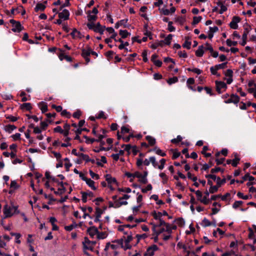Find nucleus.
<instances>
[{
	"label": "nucleus",
	"instance_id": "nucleus-7",
	"mask_svg": "<svg viewBox=\"0 0 256 256\" xmlns=\"http://www.w3.org/2000/svg\"><path fill=\"white\" fill-rule=\"evenodd\" d=\"M10 22L12 24V30L13 32H19L23 29V27L22 26L20 22H16L14 20H10Z\"/></svg>",
	"mask_w": 256,
	"mask_h": 256
},
{
	"label": "nucleus",
	"instance_id": "nucleus-20",
	"mask_svg": "<svg viewBox=\"0 0 256 256\" xmlns=\"http://www.w3.org/2000/svg\"><path fill=\"white\" fill-rule=\"evenodd\" d=\"M98 232V228L95 226H92L88 229V232L92 238L97 236Z\"/></svg>",
	"mask_w": 256,
	"mask_h": 256
},
{
	"label": "nucleus",
	"instance_id": "nucleus-4",
	"mask_svg": "<svg viewBox=\"0 0 256 256\" xmlns=\"http://www.w3.org/2000/svg\"><path fill=\"white\" fill-rule=\"evenodd\" d=\"M86 26L89 29L93 30L94 32H98L100 34H104L105 27L102 26L99 22H88Z\"/></svg>",
	"mask_w": 256,
	"mask_h": 256
},
{
	"label": "nucleus",
	"instance_id": "nucleus-53",
	"mask_svg": "<svg viewBox=\"0 0 256 256\" xmlns=\"http://www.w3.org/2000/svg\"><path fill=\"white\" fill-rule=\"evenodd\" d=\"M91 54V50H84L82 52V56L84 58L88 57Z\"/></svg>",
	"mask_w": 256,
	"mask_h": 256
},
{
	"label": "nucleus",
	"instance_id": "nucleus-16",
	"mask_svg": "<svg viewBox=\"0 0 256 256\" xmlns=\"http://www.w3.org/2000/svg\"><path fill=\"white\" fill-rule=\"evenodd\" d=\"M158 250V247L155 244H153L151 246L148 248L146 254L148 256H152L154 254V252Z\"/></svg>",
	"mask_w": 256,
	"mask_h": 256
},
{
	"label": "nucleus",
	"instance_id": "nucleus-25",
	"mask_svg": "<svg viewBox=\"0 0 256 256\" xmlns=\"http://www.w3.org/2000/svg\"><path fill=\"white\" fill-rule=\"evenodd\" d=\"M204 46H199L198 50L196 51V55L197 56L201 57L204 53Z\"/></svg>",
	"mask_w": 256,
	"mask_h": 256
},
{
	"label": "nucleus",
	"instance_id": "nucleus-5",
	"mask_svg": "<svg viewBox=\"0 0 256 256\" xmlns=\"http://www.w3.org/2000/svg\"><path fill=\"white\" fill-rule=\"evenodd\" d=\"M98 10L96 8H94L92 10H88L87 12V18L90 22H94L97 18V14Z\"/></svg>",
	"mask_w": 256,
	"mask_h": 256
},
{
	"label": "nucleus",
	"instance_id": "nucleus-24",
	"mask_svg": "<svg viewBox=\"0 0 256 256\" xmlns=\"http://www.w3.org/2000/svg\"><path fill=\"white\" fill-rule=\"evenodd\" d=\"M172 37L173 35L170 34L166 37L164 40H162V42H164V46H169L170 44Z\"/></svg>",
	"mask_w": 256,
	"mask_h": 256
},
{
	"label": "nucleus",
	"instance_id": "nucleus-42",
	"mask_svg": "<svg viewBox=\"0 0 256 256\" xmlns=\"http://www.w3.org/2000/svg\"><path fill=\"white\" fill-rule=\"evenodd\" d=\"M159 176L162 178L163 184L166 183L168 180V178L164 172L160 173Z\"/></svg>",
	"mask_w": 256,
	"mask_h": 256
},
{
	"label": "nucleus",
	"instance_id": "nucleus-48",
	"mask_svg": "<svg viewBox=\"0 0 256 256\" xmlns=\"http://www.w3.org/2000/svg\"><path fill=\"white\" fill-rule=\"evenodd\" d=\"M243 204V202L241 200L236 201L232 204V208H237Z\"/></svg>",
	"mask_w": 256,
	"mask_h": 256
},
{
	"label": "nucleus",
	"instance_id": "nucleus-51",
	"mask_svg": "<svg viewBox=\"0 0 256 256\" xmlns=\"http://www.w3.org/2000/svg\"><path fill=\"white\" fill-rule=\"evenodd\" d=\"M226 44L228 46H236L238 44L237 42H235V41H232L230 39H228L226 40Z\"/></svg>",
	"mask_w": 256,
	"mask_h": 256
},
{
	"label": "nucleus",
	"instance_id": "nucleus-60",
	"mask_svg": "<svg viewBox=\"0 0 256 256\" xmlns=\"http://www.w3.org/2000/svg\"><path fill=\"white\" fill-rule=\"evenodd\" d=\"M182 140V137L180 136H178L176 138L172 140V142L174 144L178 143Z\"/></svg>",
	"mask_w": 256,
	"mask_h": 256
},
{
	"label": "nucleus",
	"instance_id": "nucleus-44",
	"mask_svg": "<svg viewBox=\"0 0 256 256\" xmlns=\"http://www.w3.org/2000/svg\"><path fill=\"white\" fill-rule=\"evenodd\" d=\"M248 92L250 94H252L256 98V85H254V87L250 88L248 89Z\"/></svg>",
	"mask_w": 256,
	"mask_h": 256
},
{
	"label": "nucleus",
	"instance_id": "nucleus-28",
	"mask_svg": "<svg viewBox=\"0 0 256 256\" xmlns=\"http://www.w3.org/2000/svg\"><path fill=\"white\" fill-rule=\"evenodd\" d=\"M152 150L156 152V154L160 155L162 156H166L165 152H162V150L158 147L154 148Z\"/></svg>",
	"mask_w": 256,
	"mask_h": 256
},
{
	"label": "nucleus",
	"instance_id": "nucleus-61",
	"mask_svg": "<svg viewBox=\"0 0 256 256\" xmlns=\"http://www.w3.org/2000/svg\"><path fill=\"white\" fill-rule=\"evenodd\" d=\"M126 176L128 178H130V182H132L134 180V178H135V176H134V173H130V172H126Z\"/></svg>",
	"mask_w": 256,
	"mask_h": 256
},
{
	"label": "nucleus",
	"instance_id": "nucleus-23",
	"mask_svg": "<svg viewBox=\"0 0 256 256\" xmlns=\"http://www.w3.org/2000/svg\"><path fill=\"white\" fill-rule=\"evenodd\" d=\"M85 182L86 184L92 190H96L97 189V187L95 186V182L94 181L92 180L90 178H88Z\"/></svg>",
	"mask_w": 256,
	"mask_h": 256
},
{
	"label": "nucleus",
	"instance_id": "nucleus-3",
	"mask_svg": "<svg viewBox=\"0 0 256 256\" xmlns=\"http://www.w3.org/2000/svg\"><path fill=\"white\" fill-rule=\"evenodd\" d=\"M151 224L152 226V231L154 234H164V232H172V229L170 224L160 227L159 228H157V226H155V224L151 223Z\"/></svg>",
	"mask_w": 256,
	"mask_h": 256
},
{
	"label": "nucleus",
	"instance_id": "nucleus-14",
	"mask_svg": "<svg viewBox=\"0 0 256 256\" xmlns=\"http://www.w3.org/2000/svg\"><path fill=\"white\" fill-rule=\"evenodd\" d=\"M240 18L238 16H234L230 24V27L234 30L238 28V24L240 22Z\"/></svg>",
	"mask_w": 256,
	"mask_h": 256
},
{
	"label": "nucleus",
	"instance_id": "nucleus-17",
	"mask_svg": "<svg viewBox=\"0 0 256 256\" xmlns=\"http://www.w3.org/2000/svg\"><path fill=\"white\" fill-rule=\"evenodd\" d=\"M106 180L108 182V184H115L116 186H118V182H117L116 179L112 177L110 174H106L105 176Z\"/></svg>",
	"mask_w": 256,
	"mask_h": 256
},
{
	"label": "nucleus",
	"instance_id": "nucleus-33",
	"mask_svg": "<svg viewBox=\"0 0 256 256\" xmlns=\"http://www.w3.org/2000/svg\"><path fill=\"white\" fill-rule=\"evenodd\" d=\"M249 230L250 233L248 234V238L252 240L253 243H255L256 242V238H255L254 232L251 228H250Z\"/></svg>",
	"mask_w": 256,
	"mask_h": 256
},
{
	"label": "nucleus",
	"instance_id": "nucleus-40",
	"mask_svg": "<svg viewBox=\"0 0 256 256\" xmlns=\"http://www.w3.org/2000/svg\"><path fill=\"white\" fill-rule=\"evenodd\" d=\"M21 108L27 110H29L32 108L31 104L30 103H24L21 105Z\"/></svg>",
	"mask_w": 256,
	"mask_h": 256
},
{
	"label": "nucleus",
	"instance_id": "nucleus-54",
	"mask_svg": "<svg viewBox=\"0 0 256 256\" xmlns=\"http://www.w3.org/2000/svg\"><path fill=\"white\" fill-rule=\"evenodd\" d=\"M152 186L150 184H148L145 188L142 189V192L143 193H146L148 191L152 190Z\"/></svg>",
	"mask_w": 256,
	"mask_h": 256
},
{
	"label": "nucleus",
	"instance_id": "nucleus-56",
	"mask_svg": "<svg viewBox=\"0 0 256 256\" xmlns=\"http://www.w3.org/2000/svg\"><path fill=\"white\" fill-rule=\"evenodd\" d=\"M227 62H224L220 64H216V67L217 69L220 70V69H224L226 68V66Z\"/></svg>",
	"mask_w": 256,
	"mask_h": 256
},
{
	"label": "nucleus",
	"instance_id": "nucleus-64",
	"mask_svg": "<svg viewBox=\"0 0 256 256\" xmlns=\"http://www.w3.org/2000/svg\"><path fill=\"white\" fill-rule=\"evenodd\" d=\"M118 200H119V202H118L119 206H126L128 204V202L126 200H120V198H119Z\"/></svg>",
	"mask_w": 256,
	"mask_h": 256
},
{
	"label": "nucleus",
	"instance_id": "nucleus-57",
	"mask_svg": "<svg viewBox=\"0 0 256 256\" xmlns=\"http://www.w3.org/2000/svg\"><path fill=\"white\" fill-rule=\"evenodd\" d=\"M218 70L217 69V68L216 66H212L210 68V71L212 74H213V75L217 74V71Z\"/></svg>",
	"mask_w": 256,
	"mask_h": 256
},
{
	"label": "nucleus",
	"instance_id": "nucleus-29",
	"mask_svg": "<svg viewBox=\"0 0 256 256\" xmlns=\"http://www.w3.org/2000/svg\"><path fill=\"white\" fill-rule=\"evenodd\" d=\"M16 127L14 125L9 124L6 126L5 130L8 133H11L13 130H16Z\"/></svg>",
	"mask_w": 256,
	"mask_h": 256
},
{
	"label": "nucleus",
	"instance_id": "nucleus-41",
	"mask_svg": "<svg viewBox=\"0 0 256 256\" xmlns=\"http://www.w3.org/2000/svg\"><path fill=\"white\" fill-rule=\"evenodd\" d=\"M219 188L218 186H212L210 188L209 192L211 194L215 193L218 190Z\"/></svg>",
	"mask_w": 256,
	"mask_h": 256
},
{
	"label": "nucleus",
	"instance_id": "nucleus-45",
	"mask_svg": "<svg viewBox=\"0 0 256 256\" xmlns=\"http://www.w3.org/2000/svg\"><path fill=\"white\" fill-rule=\"evenodd\" d=\"M79 157H80L82 159L86 160L87 162L90 161V158L88 156L82 153H80Z\"/></svg>",
	"mask_w": 256,
	"mask_h": 256
},
{
	"label": "nucleus",
	"instance_id": "nucleus-43",
	"mask_svg": "<svg viewBox=\"0 0 256 256\" xmlns=\"http://www.w3.org/2000/svg\"><path fill=\"white\" fill-rule=\"evenodd\" d=\"M169 224L168 223H166L163 220L160 219L159 220V222L158 224H155L156 226H157V228H159L160 227L164 226H165Z\"/></svg>",
	"mask_w": 256,
	"mask_h": 256
},
{
	"label": "nucleus",
	"instance_id": "nucleus-13",
	"mask_svg": "<svg viewBox=\"0 0 256 256\" xmlns=\"http://www.w3.org/2000/svg\"><path fill=\"white\" fill-rule=\"evenodd\" d=\"M216 90L218 93H221V90L222 89H226L227 88L226 84L222 81H216Z\"/></svg>",
	"mask_w": 256,
	"mask_h": 256
},
{
	"label": "nucleus",
	"instance_id": "nucleus-18",
	"mask_svg": "<svg viewBox=\"0 0 256 256\" xmlns=\"http://www.w3.org/2000/svg\"><path fill=\"white\" fill-rule=\"evenodd\" d=\"M120 246V245L117 242L116 240L113 244L108 243L106 246L105 250H117Z\"/></svg>",
	"mask_w": 256,
	"mask_h": 256
},
{
	"label": "nucleus",
	"instance_id": "nucleus-2",
	"mask_svg": "<svg viewBox=\"0 0 256 256\" xmlns=\"http://www.w3.org/2000/svg\"><path fill=\"white\" fill-rule=\"evenodd\" d=\"M132 237L130 234H127L123 236L120 239L117 240V242L120 245V246L124 250H128L131 248L130 242L132 240Z\"/></svg>",
	"mask_w": 256,
	"mask_h": 256
},
{
	"label": "nucleus",
	"instance_id": "nucleus-50",
	"mask_svg": "<svg viewBox=\"0 0 256 256\" xmlns=\"http://www.w3.org/2000/svg\"><path fill=\"white\" fill-rule=\"evenodd\" d=\"M178 81V78L176 77H173V78H169L167 80V82L169 84H172Z\"/></svg>",
	"mask_w": 256,
	"mask_h": 256
},
{
	"label": "nucleus",
	"instance_id": "nucleus-15",
	"mask_svg": "<svg viewBox=\"0 0 256 256\" xmlns=\"http://www.w3.org/2000/svg\"><path fill=\"white\" fill-rule=\"evenodd\" d=\"M240 101V98L236 94H232L230 98L225 101L226 104L234 103L237 104Z\"/></svg>",
	"mask_w": 256,
	"mask_h": 256
},
{
	"label": "nucleus",
	"instance_id": "nucleus-49",
	"mask_svg": "<svg viewBox=\"0 0 256 256\" xmlns=\"http://www.w3.org/2000/svg\"><path fill=\"white\" fill-rule=\"evenodd\" d=\"M142 204H140L138 206H135L132 208V212L134 215L137 214Z\"/></svg>",
	"mask_w": 256,
	"mask_h": 256
},
{
	"label": "nucleus",
	"instance_id": "nucleus-31",
	"mask_svg": "<svg viewBox=\"0 0 256 256\" xmlns=\"http://www.w3.org/2000/svg\"><path fill=\"white\" fill-rule=\"evenodd\" d=\"M120 35L122 36V38H127L128 36H130V34L126 30H120Z\"/></svg>",
	"mask_w": 256,
	"mask_h": 256
},
{
	"label": "nucleus",
	"instance_id": "nucleus-22",
	"mask_svg": "<svg viewBox=\"0 0 256 256\" xmlns=\"http://www.w3.org/2000/svg\"><path fill=\"white\" fill-rule=\"evenodd\" d=\"M58 186L59 187L58 190L54 191V193L56 194H62L65 192L66 188H64L62 182H59Z\"/></svg>",
	"mask_w": 256,
	"mask_h": 256
},
{
	"label": "nucleus",
	"instance_id": "nucleus-35",
	"mask_svg": "<svg viewBox=\"0 0 256 256\" xmlns=\"http://www.w3.org/2000/svg\"><path fill=\"white\" fill-rule=\"evenodd\" d=\"M107 236V234L106 232H99L98 231L96 238L98 239H104Z\"/></svg>",
	"mask_w": 256,
	"mask_h": 256
},
{
	"label": "nucleus",
	"instance_id": "nucleus-59",
	"mask_svg": "<svg viewBox=\"0 0 256 256\" xmlns=\"http://www.w3.org/2000/svg\"><path fill=\"white\" fill-rule=\"evenodd\" d=\"M11 138H12L14 140H20V134L19 133H16L12 135Z\"/></svg>",
	"mask_w": 256,
	"mask_h": 256
},
{
	"label": "nucleus",
	"instance_id": "nucleus-47",
	"mask_svg": "<svg viewBox=\"0 0 256 256\" xmlns=\"http://www.w3.org/2000/svg\"><path fill=\"white\" fill-rule=\"evenodd\" d=\"M89 173L92 177V178L94 180H98L100 178V176L98 174H95L94 172H93L92 170H89Z\"/></svg>",
	"mask_w": 256,
	"mask_h": 256
},
{
	"label": "nucleus",
	"instance_id": "nucleus-1",
	"mask_svg": "<svg viewBox=\"0 0 256 256\" xmlns=\"http://www.w3.org/2000/svg\"><path fill=\"white\" fill-rule=\"evenodd\" d=\"M3 212L4 214V218H10L15 214L20 213L18 210V206L12 204L11 206L6 204L3 208Z\"/></svg>",
	"mask_w": 256,
	"mask_h": 256
},
{
	"label": "nucleus",
	"instance_id": "nucleus-9",
	"mask_svg": "<svg viewBox=\"0 0 256 256\" xmlns=\"http://www.w3.org/2000/svg\"><path fill=\"white\" fill-rule=\"evenodd\" d=\"M82 196V200L84 202H86L88 199L90 200L94 197V194L92 192L88 190L86 192H81Z\"/></svg>",
	"mask_w": 256,
	"mask_h": 256
},
{
	"label": "nucleus",
	"instance_id": "nucleus-11",
	"mask_svg": "<svg viewBox=\"0 0 256 256\" xmlns=\"http://www.w3.org/2000/svg\"><path fill=\"white\" fill-rule=\"evenodd\" d=\"M134 176H135V178H138V181L142 184H146L148 182V180L147 178H146V176H144L139 172H134Z\"/></svg>",
	"mask_w": 256,
	"mask_h": 256
},
{
	"label": "nucleus",
	"instance_id": "nucleus-36",
	"mask_svg": "<svg viewBox=\"0 0 256 256\" xmlns=\"http://www.w3.org/2000/svg\"><path fill=\"white\" fill-rule=\"evenodd\" d=\"M152 216H154V218L156 220H160L162 216V213L160 212H154L152 213Z\"/></svg>",
	"mask_w": 256,
	"mask_h": 256
},
{
	"label": "nucleus",
	"instance_id": "nucleus-46",
	"mask_svg": "<svg viewBox=\"0 0 256 256\" xmlns=\"http://www.w3.org/2000/svg\"><path fill=\"white\" fill-rule=\"evenodd\" d=\"M40 108L42 112H43V113L45 112L48 110L47 106L43 102H41L40 104Z\"/></svg>",
	"mask_w": 256,
	"mask_h": 256
},
{
	"label": "nucleus",
	"instance_id": "nucleus-58",
	"mask_svg": "<svg viewBox=\"0 0 256 256\" xmlns=\"http://www.w3.org/2000/svg\"><path fill=\"white\" fill-rule=\"evenodd\" d=\"M230 194L228 192H227L224 195L221 196L220 198L222 200L224 201V200H227L228 198H230Z\"/></svg>",
	"mask_w": 256,
	"mask_h": 256
},
{
	"label": "nucleus",
	"instance_id": "nucleus-34",
	"mask_svg": "<svg viewBox=\"0 0 256 256\" xmlns=\"http://www.w3.org/2000/svg\"><path fill=\"white\" fill-rule=\"evenodd\" d=\"M119 192H122L126 194H128L132 192V190L130 188H118V189Z\"/></svg>",
	"mask_w": 256,
	"mask_h": 256
},
{
	"label": "nucleus",
	"instance_id": "nucleus-55",
	"mask_svg": "<svg viewBox=\"0 0 256 256\" xmlns=\"http://www.w3.org/2000/svg\"><path fill=\"white\" fill-rule=\"evenodd\" d=\"M202 17L200 16H194V17L192 22L194 24H198L199 22H200V20H202Z\"/></svg>",
	"mask_w": 256,
	"mask_h": 256
},
{
	"label": "nucleus",
	"instance_id": "nucleus-39",
	"mask_svg": "<svg viewBox=\"0 0 256 256\" xmlns=\"http://www.w3.org/2000/svg\"><path fill=\"white\" fill-rule=\"evenodd\" d=\"M203 46H204V50H209L210 52H213V50H214L213 48L210 44L206 43Z\"/></svg>",
	"mask_w": 256,
	"mask_h": 256
},
{
	"label": "nucleus",
	"instance_id": "nucleus-32",
	"mask_svg": "<svg viewBox=\"0 0 256 256\" xmlns=\"http://www.w3.org/2000/svg\"><path fill=\"white\" fill-rule=\"evenodd\" d=\"M146 140L148 141L150 146H153L156 143V140L150 136H146Z\"/></svg>",
	"mask_w": 256,
	"mask_h": 256
},
{
	"label": "nucleus",
	"instance_id": "nucleus-6",
	"mask_svg": "<svg viewBox=\"0 0 256 256\" xmlns=\"http://www.w3.org/2000/svg\"><path fill=\"white\" fill-rule=\"evenodd\" d=\"M150 163H152V166L154 168H158L160 170H162L165 165L166 160L164 158H162L160 160V164L158 165V162H156V159L154 156L150 157Z\"/></svg>",
	"mask_w": 256,
	"mask_h": 256
},
{
	"label": "nucleus",
	"instance_id": "nucleus-37",
	"mask_svg": "<svg viewBox=\"0 0 256 256\" xmlns=\"http://www.w3.org/2000/svg\"><path fill=\"white\" fill-rule=\"evenodd\" d=\"M226 179H221L220 177H217L216 179V182L217 184V186H220L222 184H224L226 182Z\"/></svg>",
	"mask_w": 256,
	"mask_h": 256
},
{
	"label": "nucleus",
	"instance_id": "nucleus-63",
	"mask_svg": "<svg viewBox=\"0 0 256 256\" xmlns=\"http://www.w3.org/2000/svg\"><path fill=\"white\" fill-rule=\"evenodd\" d=\"M237 196L238 198H242L244 200H248V196H244V194L240 192H238Z\"/></svg>",
	"mask_w": 256,
	"mask_h": 256
},
{
	"label": "nucleus",
	"instance_id": "nucleus-27",
	"mask_svg": "<svg viewBox=\"0 0 256 256\" xmlns=\"http://www.w3.org/2000/svg\"><path fill=\"white\" fill-rule=\"evenodd\" d=\"M45 8H46V6L44 4L42 3H39L36 5V6L34 8V10H35V11L37 12L38 11H43L44 10Z\"/></svg>",
	"mask_w": 256,
	"mask_h": 256
},
{
	"label": "nucleus",
	"instance_id": "nucleus-10",
	"mask_svg": "<svg viewBox=\"0 0 256 256\" xmlns=\"http://www.w3.org/2000/svg\"><path fill=\"white\" fill-rule=\"evenodd\" d=\"M195 194L197 196L198 200L200 201L202 203L204 204H208L210 203V199L206 198H202V192L200 190H198L196 191Z\"/></svg>",
	"mask_w": 256,
	"mask_h": 256
},
{
	"label": "nucleus",
	"instance_id": "nucleus-52",
	"mask_svg": "<svg viewBox=\"0 0 256 256\" xmlns=\"http://www.w3.org/2000/svg\"><path fill=\"white\" fill-rule=\"evenodd\" d=\"M188 71H190V72H192L194 73H196L197 74H200L202 73V70L199 68H188Z\"/></svg>",
	"mask_w": 256,
	"mask_h": 256
},
{
	"label": "nucleus",
	"instance_id": "nucleus-26",
	"mask_svg": "<svg viewBox=\"0 0 256 256\" xmlns=\"http://www.w3.org/2000/svg\"><path fill=\"white\" fill-rule=\"evenodd\" d=\"M106 158L104 156H102L100 160H96V164L98 166H102L104 164L106 163Z\"/></svg>",
	"mask_w": 256,
	"mask_h": 256
},
{
	"label": "nucleus",
	"instance_id": "nucleus-19",
	"mask_svg": "<svg viewBox=\"0 0 256 256\" xmlns=\"http://www.w3.org/2000/svg\"><path fill=\"white\" fill-rule=\"evenodd\" d=\"M70 35L74 39H80L84 37V35H82L80 32L78 31L76 29H74L70 33Z\"/></svg>",
	"mask_w": 256,
	"mask_h": 256
},
{
	"label": "nucleus",
	"instance_id": "nucleus-30",
	"mask_svg": "<svg viewBox=\"0 0 256 256\" xmlns=\"http://www.w3.org/2000/svg\"><path fill=\"white\" fill-rule=\"evenodd\" d=\"M191 46V42L190 40L188 38H186V40L184 44H182V46L184 48H186L187 49H190Z\"/></svg>",
	"mask_w": 256,
	"mask_h": 256
},
{
	"label": "nucleus",
	"instance_id": "nucleus-21",
	"mask_svg": "<svg viewBox=\"0 0 256 256\" xmlns=\"http://www.w3.org/2000/svg\"><path fill=\"white\" fill-rule=\"evenodd\" d=\"M176 11V8L174 7H172L169 10L166 8L164 7L160 10V12H162L165 16H168L170 14H172Z\"/></svg>",
	"mask_w": 256,
	"mask_h": 256
},
{
	"label": "nucleus",
	"instance_id": "nucleus-8",
	"mask_svg": "<svg viewBox=\"0 0 256 256\" xmlns=\"http://www.w3.org/2000/svg\"><path fill=\"white\" fill-rule=\"evenodd\" d=\"M96 244V241H90L87 239H86L84 242H83L84 249L90 250H93L94 246Z\"/></svg>",
	"mask_w": 256,
	"mask_h": 256
},
{
	"label": "nucleus",
	"instance_id": "nucleus-62",
	"mask_svg": "<svg viewBox=\"0 0 256 256\" xmlns=\"http://www.w3.org/2000/svg\"><path fill=\"white\" fill-rule=\"evenodd\" d=\"M232 74H233V72L232 70H231L230 69L227 70L224 72L225 76H228V77H232Z\"/></svg>",
	"mask_w": 256,
	"mask_h": 256
},
{
	"label": "nucleus",
	"instance_id": "nucleus-38",
	"mask_svg": "<svg viewBox=\"0 0 256 256\" xmlns=\"http://www.w3.org/2000/svg\"><path fill=\"white\" fill-rule=\"evenodd\" d=\"M218 6H220V14H222L227 10V7L221 2H218Z\"/></svg>",
	"mask_w": 256,
	"mask_h": 256
},
{
	"label": "nucleus",
	"instance_id": "nucleus-12",
	"mask_svg": "<svg viewBox=\"0 0 256 256\" xmlns=\"http://www.w3.org/2000/svg\"><path fill=\"white\" fill-rule=\"evenodd\" d=\"M70 12L66 9L63 10L61 12L58 13L59 18L62 19L63 20H67L69 18Z\"/></svg>",
	"mask_w": 256,
	"mask_h": 256
}]
</instances>
